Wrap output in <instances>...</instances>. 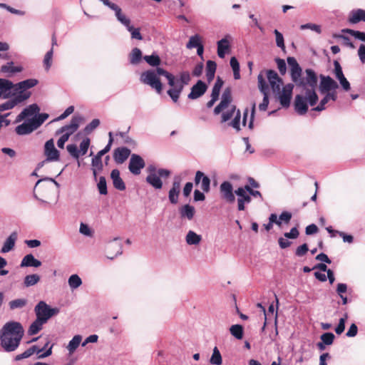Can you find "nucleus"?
Wrapping results in <instances>:
<instances>
[{
    "instance_id": "7c9ffc66",
    "label": "nucleus",
    "mask_w": 365,
    "mask_h": 365,
    "mask_svg": "<svg viewBox=\"0 0 365 365\" xmlns=\"http://www.w3.org/2000/svg\"><path fill=\"white\" fill-rule=\"evenodd\" d=\"M17 237L18 235L16 232H11L4 241V245L1 249V252L7 253L11 251L15 246Z\"/></svg>"
},
{
    "instance_id": "774afa93",
    "label": "nucleus",
    "mask_w": 365,
    "mask_h": 365,
    "mask_svg": "<svg viewBox=\"0 0 365 365\" xmlns=\"http://www.w3.org/2000/svg\"><path fill=\"white\" fill-rule=\"evenodd\" d=\"M334 72L336 79L344 76L340 63L338 61H335L334 63Z\"/></svg>"
},
{
    "instance_id": "b1692460",
    "label": "nucleus",
    "mask_w": 365,
    "mask_h": 365,
    "mask_svg": "<svg viewBox=\"0 0 365 365\" xmlns=\"http://www.w3.org/2000/svg\"><path fill=\"white\" fill-rule=\"evenodd\" d=\"M231 101V91L230 88H226L222 95L220 103L214 109L215 114L217 115L223 111L226 108L229 106Z\"/></svg>"
},
{
    "instance_id": "c9c22d12",
    "label": "nucleus",
    "mask_w": 365,
    "mask_h": 365,
    "mask_svg": "<svg viewBox=\"0 0 365 365\" xmlns=\"http://www.w3.org/2000/svg\"><path fill=\"white\" fill-rule=\"evenodd\" d=\"M82 338L81 335L76 334L71 339V340L69 341L66 346V349L68 350L69 355H72L76 351L81 343Z\"/></svg>"
},
{
    "instance_id": "13d9d810",
    "label": "nucleus",
    "mask_w": 365,
    "mask_h": 365,
    "mask_svg": "<svg viewBox=\"0 0 365 365\" xmlns=\"http://www.w3.org/2000/svg\"><path fill=\"white\" fill-rule=\"evenodd\" d=\"M98 189L99 190L100 194L101 195H106L107 191V185H106V180L104 177L101 176L99 178V181L98 182Z\"/></svg>"
},
{
    "instance_id": "3c124183",
    "label": "nucleus",
    "mask_w": 365,
    "mask_h": 365,
    "mask_svg": "<svg viewBox=\"0 0 365 365\" xmlns=\"http://www.w3.org/2000/svg\"><path fill=\"white\" fill-rule=\"evenodd\" d=\"M40 277L38 274H29L26 276L24 279V284L26 287L33 286L38 282Z\"/></svg>"
},
{
    "instance_id": "bf43d9fd",
    "label": "nucleus",
    "mask_w": 365,
    "mask_h": 365,
    "mask_svg": "<svg viewBox=\"0 0 365 365\" xmlns=\"http://www.w3.org/2000/svg\"><path fill=\"white\" fill-rule=\"evenodd\" d=\"M300 29L301 30L310 29L313 31H315L317 34H320L322 32L320 26H319L317 24H311V23L301 25Z\"/></svg>"
},
{
    "instance_id": "f03ea898",
    "label": "nucleus",
    "mask_w": 365,
    "mask_h": 365,
    "mask_svg": "<svg viewBox=\"0 0 365 365\" xmlns=\"http://www.w3.org/2000/svg\"><path fill=\"white\" fill-rule=\"evenodd\" d=\"M38 83L36 78H28L19 82L20 87H14L8 101L0 104V112L11 110L31 96V88Z\"/></svg>"
},
{
    "instance_id": "09e8293b",
    "label": "nucleus",
    "mask_w": 365,
    "mask_h": 365,
    "mask_svg": "<svg viewBox=\"0 0 365 365\" xmlns=\"http://www.w3.org/2000/svg\"><path fill=\"white\" fill-rule=\"evenodd\" d=\"M202 43L200 36L198 34H195L190 38L189 41L186 45V47L190 49L193 48H197Z\"/></svg>"
},
{
    "instance_id": "bb28decb",
    "label": "nucleus",
    "mask_w": 365,
    "mask_h": 365,
    "mask_svg": "<svg viewBox=\"0 0 365 365\" xmlns=\"http://www.w3.org/2000/svg\"><path fill=\"white\" fill-rule=\"evenodd\" d=\"M195 183L196 185L200 183L201 189L205 192H208L210 190V179L200 170L195 173Z\"/></svg>"
},
{
    "instance_id": "f704fd0d",
    "label": "nucleus",
    "mask_w": 365,
    "mask_h": 365,
    "mask_svg": "<svg viewBox=\"0 0 365 365\" xmlns=\"http://www.w3.org/2000/svg\"><path fill=\"white\" fill-rule=\"evenodd\" d=\"M41 265V262L36 259L31 254L26 255L21 262V267H38Z\"/></svg>"
},
{
    "instance_id": "423d86ee",
    "label": "nucleus",
    "mask_w": 365,
    "mask_h": 365,
    "mask_svg": "<svg viewBox=\"0 0 365 365\" xmlns=\"http://www.w3.org/2000/svg\"><path fill=\"white\" fill-rule=\"evenodd\" d=\"M318 101V96L315 91H307L305 95H297L294 100L295 110L299 115L305 114L308 110L309 104L311 106H314Z\"/></svg>"
},
{
    "instance_id": "393cba45",
    "label": "nucleus",
    "mask_w": 365,
    "mask_h": 365,
    "mask_svg": "<svg viewBox=\"0 0 365 365\" xmlns=\"http://www.w3.org/2000/svg\"><path fill=\"white\" fill-rule=\"evenodd\" d=\"M24 69V67L21 64H15L14 62L9 61L1 66L0 71L6 74L7 76H11L14 74L21 73Z\"/></svg>"
},
{
    "instance_id": "a19ab883",
    "label": "nucleus",
    "mask_w": 365,
    "mask_h": 365,
    "mask_svg": "<svg viewBox=\"0 0 365 365\" xmlns=\"http://www.w3.org/2000/svg\"><path fill=\"white\" fill-rule=\"evenodd\" d=\"M91 166H92L93 176H94L95 179H96L97 173L103 170V167L101 158H100L99 156L95 155L92 158Z\"/></svg>"
},
{
    "instance_id": "de8ad7c7",
    "label": "nucleus",
    "mask_w": 365,
    "mask_h": 365,
    "mask_svg": "<svg viewBox=\"0 0 365 365\" xmlns=\"http://www.w3.org/2000/svg\"><path fill=\"white\" fill-rule=\"evenodd\" d=\"M143 59L150 66H151L153 67L158 66L161 62L160 57L155 53H153L150 56H143Z\"/></svg>"
},
{
    "instance_id": "37998d69",
    "label": "nucleus",
    "mask_w": 365,
    "mask_h": 365,
    "mask_svg": "<svg viewBox=\"0 0 365 365\" xmlns=\"http://www.w3.org/2000/svg\"><path fill=\"white\" fill-rule=\"evenodd\" d=\"M82 283V279L76 274H71L68 279V284L72 290L78 288Z\"/></svg>"
},
{
    "instance_id": "5fc2aeb1",
    "label": "nucleus",
    "mask_w": 365,
    "mask_h": 365,
    "mask_svg": "<svg viewBox=\"0 0 365 365\" xmlns=\"http://www.w3.org/2000/svg\"><path fill=\"white\" fill-rule=\"evenodd\" d=\"M342 32L349 34L351 35L352 36H354L355 38L365 42V33L364 32L354 31V30L349 29H343Z\"/></svg>"
},
{
    "instance_id": "4468645a",
    "label": "nucleus",
    "mask_w": 365,
    "mask_h": 365,
    "mask_svg": "<svg viewBox=\"0 0 365 365\" xmlns=\"http://www.w3.org/2000/svg\"><path fill=\"white\" fill-rule=\"evenodd\" d=\"M257 80L259 89L263 95V100L259 105V109L262 111H264L267 110L269 105V88L262 73L258 75Z\"/></svg>"
},
{
    "instance_id": "8fccbe9b",
    "label": "nucleus",
    "mask_w": 365,
    "mask_h": 365,
    "mask_svg": "<svg viewBox=\"0 0 365 365\" xmlns=\"http://www.w3.org/2000/svg\"><path fill=\"white\" fill-rule=\"evenodd\" d=\"M27 304L26 299H16L9 302V306L11 309H21L25 307Z\"/></svg>"
},
{
    "instance_id": "412c9836",
    "label": "nucleus",
    "mask_w": 365,
    "mask_h": 365,
    "mask_svg": "<svg viewBox=\"0 0 365 365\" xmlns=\"http://www.w3.org/2000/svg\"><path fill=\"white\" fill-rule=\"evenodd\" d=\"M220 191L223 199L228 202H233L235 200L232 184L228 181H224L220 186Z\"/></svg>"
},
{
    "instance_id": "6ab92c4d",
    "label": "nucleus",
    "mask_w": 365,
    "mask_h": 365,
    "mask_svg": "<svg viewBox=\"0 0 365 365\" xmlns=\"http://www.w3.org/2000/svg\"><path fill=\"white\" fill-rule=\"evenodd\" d=\"M338 88L337 83L330 76H321V82L319 84V91L321 93L335 91Z\"/></svg>"
},
{
    "instance_id": "e2e57ef3",
    "label": "nucleus",
    "mask_w": 365,
    "mask_h": 365,
    "mask_svg": "<svg viewBox=\"0 0 365 365\" xmlns=\"http://www.w3.org/2000/svg\"><path fill=\"white\" fill-rule=\"evenodd\" d=\"M74 111V107L73 106H68L64 111L62 114H61L58 118H56V119H54L53 120H52L51 122H54V121H58V120H63L65 118H66L69 115H71V113H73Z\"/></svg>"
},
{
    "instance_id": "4c0bfd02",
    "label": "nucleus",
    "mask_w": 365,
    "mask_h": 365,
    "mask_svg": "<svg viewBox=\"0 0 365 365\" xmlns=\"http://www.w3.org/2000/svg\"><path fill=\"white\" fill-rule=\"evenodd\" d=\"M46 323V322H44L43 320L36 317L35 321L30 325L29 330H28V334L29 335L36 334L42 329L43 325Z\"/></svg>"
},
{
    "instance_id": "2eb2a0df",
    "label": "nucleus",
    "mask_w": 365,
    "mask_h": 365,
    "mask_svg": "<svg viewBox=\"0 0 365 365\" xmlns=\"http://www.w3.org/2000/svg\"><path fill=\"white\" fill-rule=\"evenodd\" d=\"M19 82L14 83L11 81L0 78V99H8L14 87H20Z\"/></svg>"
},
{
    "instance_id": "79ce46f5",
    "label": "nucleus",
    "mask_w": 365,
    "mask_h": 365,
    "mask_svg": "<svg viewBox=\"0 0 365 365\" xmlns=\"http://www.w3.org/2000/svg\"><path fill=\"white\" fill-rule=\"evenodd\" d=\"M143 58L141 51L138 48L132 49L129 54V61L132 65H138Z\"/></svg>"
},
{
    "instance_id": "0eeeda50",
    "label": "nucleus",
    "mask_w": 365,
    "mask_h": 365,
    "mask_svg": "<svg viewBox=\"0 0 365 365\" xmlns=\"http://www.w3.org/2000/svg\"><path fill=\"white\" fill-rule=\"evenodd\" d=\"M60 312L57 307L51 308L44 301H40L34 308V312L37 318L48 322L53 316L56 315Z\"/></svg>"
},
{
    "instance_id": "58836bf2",
    "label": "nucleus",
    "mask_w": 365,
    "mask_h": 365,
    "mask_svg": "<svg viewBox=\"0 0 365 365\" xmlns=\"http://www.w3.org/2000/svg\"><path fill=\"white\" fill-rule=\"evenodd\" d=\"M217 68V64L215 61L209 60L206 63V78L208 82L213 80Z\"/></svg>"
},
{
    "instance_id": "72a5a7b5",
    "label": "nucleus",
    "mask_w": 365,
    "mask_h": 365,
    "mask_svg": "<svg viewBox=\"0 0 365 365\" xmlns=\"http://www.w3.org/2000/svg\"><path fill=\"white\" fill-rule=\"evenodd\" d=\"M202 235L197 234L192 230H189L185 235V242L190 246L198 245L202 241Z\"/></svg>"
},
{
    "instance_id": "338daca9",
    "label": "nucleus",
    "mask_w": 365,
    "mask_h": 365,
    "mask_svg": "<svg viewBox=\"0 0 365 365\" xmlns=\"http://www.w3.org/2000/svg\"><path fill=\"white\" fill-rule=\"evenodd\" d=\"M276 63H277V68H278L280 73L282 75H284L287 71V66H286V63H285L284 60L281 59V58H277Z\"/></svg>"
},
{
    "instance_id": "39448f33",
    "label": "nucleus",
    "mask_w": 365,
    "mask_h": 365,
    "mask_svg": "<svg viewBox=\"0 0 365 365\" xmlns=\"http://www.w3.org/2000/svg\"><path fill=\"white\" fill-rule=\"evenodd\" d=\"M165 73H168V71L160 67H157L155 69L147 70L140 74V81L149 86L160 94L163 90V85L159 77L160 76L166 77Z\"/></svg>"
},
{
    "instance_id": "2f4dec72",
    "label": "nucleus",
    "mask_w": 365,
    "mask_h": 365,
    "mask_svg": "<svg viewBox=\"0 0 365 365\" xmlns=\"http://www.w3.org/2000/svg\"><path fill=\"white\" fill-rule=\"evenodd\" d=\"M349 21L351 24H357L359 21H365V10L357 9L351 11L349 16Z\"/></svg>"
},
{
    "instance_id": "4be33fe9",
    "label": "nucleus",
    "mask_w": 365,
    "mask_h": 365,
    "mask_svg": "<svg viewBox=\"0 0 365 365\" xmlns=\"http://www.w3.org/2000/svg\"><path fill=\"white\" fill-rule=\"evenodd\" d=\"M39 110L40 108L36 103L28 106L24 108L22 111L17 115L16 118V123H19L26 118L31 117L34 115H36L37 113H38Z\"/></svg>"
},
{
    "instance_id": "5701e85b",
    "label": "nucleus",
    "mask_w": 365,
    "mask_h": 365,
    "mask_svg": "<svg viewBox=\"0 0 365 365\" xmlns=\"http://www.w3.org/2000/svg\"><path fill=\"white\" fill-rule=\"evenodd\" d=\"M207 89V85L202 81L199 80L196 84L191 88V91L188 94L187 98L191 100L197 99L201 97Z\"/></svg>"
},
{
    "instance_id": "a878e982",
    "label": "nucleus",
    "mask_w": 365,
    "mask_h": 365,
    "mask_svg": "<svg viewBox=\"0 0 365 365\" xmlns=\"http://www.w3.org/2000/svg\"><path fill=\"white\" fill-rule=\"evenodd\" d=\"M150 173L146 177V182L155 189H161L163 187V182L160 177L156 173V170L154 167L149 168Z\"/></svg>"
},
{
    "instance_id": "9b49d317",
    "label": "nucleus",
    "mask_w": 365,
    "mask_h": 365,
    "mask_svg": "<svg viewBox=\"0 0 365 365\" xmlns=\"http://www.w3.org/2000/svg\"><path fill=\"white\" fill-rule=\"evenodd\" d=\"M91 140L88 138H84L80 144L78 150L76 145L69 144L66 146L67 151L74 158L78 159L80 155H84L87 153L90 146Z\"/></svg>"
},
{
    "instance_id": "0e129e2a",
    "label": "nucleus",
    "mask_w": 365,
    "mask_h": 365,
    "mask_svg": "<svg viewBox=\"0 0 365 365\" xmlns=\"http://www.w3.org/2000/svg\"><path fill=\"white\" fill-rule=\"evenodd\" d=\"M274 34H275L276 37V44L278 47L281 48L282 49L284 48V37L282 34L277 29L274 31Z\"/></svg>"
},
{
    "instance_id": "9d476101",
    "label": "nucleus",
    "mask_w": 365,
    "mask_h": 365,
    "mask_svg": "<svg viewBox=\"0 0 365 365\" xmlns=\"http://www.w3.org/2000/svg\"><path fill=\"white\" fill-rule=\"evenodd\" d=\"M103 4L113 10L117 20L125 28L131 25L130 19L122 11V9L115 4L110 2L109 0H101Z\"/></svg>"
},
{
    "instance_id": "cd10ccee",
    "label": "nucleus",
    "mask_w": 365,
    "mask_h": 365,
    "mask_svg": "<svg viewBox=\"0 0 365 365\" xmlns=\"http://www.w3.org/2000/svg\"><path fill=\"white\" fill-rule=\"evenodd\" d=\"M180 179L179 178H175L173 182V186L169 191L168 198L172 204H176L178 202V196L180 191Z\"/></svg>"
},
{
    "instance_id": "ddd939ff",
    "label": "nucleus",
    "mask_w": 365,
    "mask_h": 365,
    "mask_svg": "<svg viewBox=\"0 0 365 365\" xmlns=\"http://www.w3.org/2000/svg\"><path fill=\"white\" fill-rule=\"evenodd\" d=\"M43 153L44 155L46 156L45 161L56 162L60 159V153L56 148L53 138L47 140L45 143Z\"/></svg>"
},
{
    "instance_id": "a211bd4d",
    "label": "nucleus",
    "mask_w": 365,
    "mask_h": 365,
    "mask_svg": "<svg viewBox=\"0 0 365 365\" xmlns=\"http://www.w3.org/2000/svg\"><path fill=\"white\" fill-rule=\"evenodd\" d=\"M145 165L144 160L140 155L133 154L130 159L128 168L133 175H139Z\"/></svg>"
},
{
    "instance_id": "49530a36",
    "label": "nucleus",
    "mask_w": 365,
    "mask_h": 365,
    "mask_svg": "<svg viewBox=\"0 0 365 365\" xmlns=\"http://www.w3.org/2000/svg\"><path fill=\"white\" fill-rule=\"evenodd\" d=\"M223 86V81L218 77L212 90L211 98L218 99L220 90Z\"/></svg>"
},
{
    "instance_id": "e433bc0d",
    "label": "nucleus",
    "mask_w": 365,
    "mask_h": 365,
    "mask_svg": "<svg viewBox=\"0 0 365 365\" xmlns=\"http://www.w3.org/2000/svg\"><path fill=\"white\" fill-rule=\"evenodd\" d=\"M36 352L37 354H40L41 352H42V349H38V347L37 346L34 345L31 347H30L29 349H28L27 350H26L25 351H24L23 353H21L20 354H17L15 356L14 360L20 361L24 359H27Z\"/></svg>"
},
{
    "instance_id": "ea45409f",
    "label": "nucleus",
    "mask_w": 365,
    "mask_h": 365,
    "mask_svg": "<svg viewBox=\"0 0 365 365\" xmlns=\"http://www.w3.org/2000/svg\"><path fill=\"white\" fill-rule=\"evenodd\" d=\"M195 212V207L190 205H185L180 210L181 217H185L189 220H191L193 218Z\"/></svg>"
},
{
    "instance_id": "a18cd8bd",
    "label": "nucleus",
    "mask_w": 365,
    "mask_h": 365,
    "mask_svg": "<svg viewBox=\"0 0 365 365\" xmlns=\"http://www.w3.org/2000/svg\"><path fill=\"white\" fill-rule=\"evenodd\" d=\"M210 362L211 364L214 365H221L222 363L221 354L217 346L213 349V352L210 359Z\"/></svg>"
},
{
    "instance_id": "f8f14e48",
    "label": "nucleus",
    "mask_w": 365,
    "mask_h": 365,
    "mask_svg": "<svg viewBox=\"0 0 365 365\" xmlns=\"http://www.w3.org/2000/svg\"><path fill=\"white\" fill-rule=\"evenodd\" d=\"M83 120V118L80 115H73L70 123L58 130L56 134L67 135L69 138L78 130Z\"/></svg>"
},
{
    "instance_id": "864d4df0",
    "label": "nucleus",
    "mask_w": 365,
    "mask_h": 365,
    "mask_svg": "<svg viewBox=\"0 0 365 365\" xmlns=\"http://www.w3.org/2000/svg\"><path fill=\"white\" fill-rule=\"evenodd\" d=\"M53 48H51L44 56L43 66L46 71H48L52 65Z\"/></svg>"
},
{
    "instance_id": "69168bd1",
    "label": "nucleus",
    "mask_w": 365,
    "mask_h": 365,
    "mask_svg": "<svg viewBox=\"0 0 365 365\" xmlns=\"http://www.w3.org/2000/svg\"><path fill=\"white\" fill-rule=\"evenodd\" d=\"M100 125V120L98 119H93L89 124H88L84 130L86 133L92 132Z\"/></svg>"
},
{
    "instance_id": "dca6fc26",
    "label": "nucleus",
    "mask_w": 365,
    "mask_h": 365,
    "mask_svg": "<svg viewBox=\"0 0 365 365\" xmlns=\"http://www.w3.org/2000/svg\"><path fill=\"white\" fill-rule=\"evenodd\" d=\"M235 194L237 196V209L240 211L245 210V204L251 202V197L248 194L245 187H240L235 190Z\"/></svg>"
},
{
    "instance_id": "473e14b6",
    "label": "nucleus",
    "mask_w": 365,
    "mask_h": 365,
    "mask_svg": "<svg viewBox=\"0 0 365 365\" xmlns=\"http://www.w3.org/2000/svg\"><path fill=\"white\" fill-rule=\"evenodd\" d=\"M110 178L113 180V186L115 189L123 191L125 189V185L120 176V172L117 169L111 171Z\"/></svg>"
},
{
    "instance_id": "f257e3e1",
    "label": "nucleus",
    "mask_w": 365,
    "mask_h": 365,
    "mask_svg": "<svg viewBox=\"0 0 365 365\" xmlns=\"http://www.w3.org/2000/svg\"><path fill=\"white\" fill-rule=\"evenodd\" d=\"M24 330L18 322H9L0 330V345L6 352L17 349L24 336Z\"/></svg>"
},
{
    "instance_id": "c756f323",
    "label": "nucleus",
    "mask_w": 365,
    "mask_h": 365,
    "mask_svg": "<svg viewBox=\"0 0 365 365\" xmlns=\"http://www.w3.org/2000/svg\"><path fill=\"white\" fill-rule=\"evenodd\" d=\"M230 36H226L217 42V55L220 58H223L225 54L229 52L230 48Z\"/></svg>"
},
{
    "instance_id": "4d7b16f0",
    "label": "nucleus",
    "mask_w": 365,
    "mask_h": 365,
    "mask_svg": "<svg viewBox=\"0 0 365 365\" xmlns=\"http://www.w3.org/2000/svg\"><path fill=\"white\" fill-rule=\"evenodd\" d=\"M334 337L335 336L333 333L327 332L322 334L320 339L324 344H326L327 345H331L334 341Z\"/></svg>"
},
{
    "instance_id": "c85d7f7f",
    "label": "nucleus",
    "mask_w": 365,
    "mask_h": 365,
    "mask_svg": "<svg viewBox=\"0 0 365 365\" xmlns=\"http://www.w3.org/2000/svg\"><path fill=\"white\" fill-rule=\"evenodd\" d=\"M130 154V149L125 147L118 148L114 150L113 158L115 163L121 164L127 160Z\"/></svg>"
},
{
    "instance_id": "052dcab7",
    "label": "nucleus",
    "mask_w": 365,
    "mask_h": 365,
    "mask_svg": "<svg viewBox=\"0 0 365 365\" xmlns=\"http://www.w3.org/2000/svg\"><path fill=\"white\" fill-rule=\"evenodd\" d=\"M0 8L5 9L10 13L16 14V15H19V16H24L26 14V12L24 11L16 9L6 4L0 3Z\"/></svg>"
},
{
    "instance_id": "6e6552de",
    "label": "nucleus",
    "mask_w": 365,
    "mask_h": 365,
    "mask_svg": "<svg viewBox=\"0 0 365 365\" xmlns=\"http://www.w3.org/2000/svg\"><path fill=\"white\" fill-rule=\"evenodd\" d=\"M306 77L301 78L297 86L302 87L304 90L315 91L317 84L316 73L312 69H306Z\"/></svg>"
},
{
    "instance_id": "1a4fd4ad",
    "label": "nucleus",
    "mask_w": 365,
    "mask_h": 365,
    "mask_svg": "<svg viewBox=\"0 0 365 365\" xmlns=\"http://www.w3.org/2000/svg\"><path fill=\"white\" fill-rule=\"evenodd\" d=\"M232 116H235L234 119L230 122V125L233 128H235L237 131L240 130V111L239 110H236V107L235 106H231L230 108L223 112L222 114V122L225 123L229 120Z\"/></svg>"
},
{
    "instance_id": "6e6d98bb",
    "label": "nucleus",
    "mask_w": 365,
    "mask_h": 365,
    "mask_svg": "<svg viewBox=\"0 0 365 365\" xmlns=\"http://www.w3.org/2000/svg\"><path fill=\"white\" fill-rule=\"evenodd\" d=\"M79 232L86 237H92L93 234L92 229L83 222L80 224Z\"/></svg>"
},
{
    "instance_id": "c03bdc74",
    "label": "nucleus",
    "mask_w": 365,
    "mask_h": 365,
    "mask_svg": "<svg viewBox=\"0 0 365 365\" xmlns=\"http://www.w3.org/2000/svg\"><path fill=\"white\" fill-rule=\"evenodd\" d=\"M230 334L237 339H242L243 337V327L240 324H235L230 328Z\"/></svg>"
},
{
    "instance_id": "f3484780",
    "label": "nucleus",
    "mask_w": 365,
    "mask_h": 365,
    "mask_svg": "<svg viewBox=\"0 0 365 365\" xmlns=\"http://www.w3.org/2000/svg\"><path fill=\"white\" fill-rule=\"evenodd\" d=\"M287 63L290 67V75L293 82L296 84L300 81L302 70L294 57H288Z\"/></svg>"
},
{
    "instance_id": "603ef678",
    "label": "nucleus",
    "mask_w": 365,
    "mask_h": 365,
    "mask_svg": "<svg viewBox=\"0 0 365 365\" xmlns=\"http://www.w3.org/2000/svg\"><path fill=\"white\" fill-rule=\"evenodd\" d=\"M48 116L49 115L47 113H38V115H36L32 118V120L36 128H38L46 121V120H47Z\"/></svg>"
},
{
    "instance_id": "7ed1b4c3",
    "label": "nucleus",
    "mask_w": 365,
    "mask_h": 365,
    "mask_svg": "<svg viewBox=\"0 0 365 365\" xmlns=\"http://www.w3.org/2000/svg\"><path fill=\"white\" fill-rule=\"evenodd\" d=\"M266 73L272 91L276 95L280 105L284 108L289 107L292 99L294 85L292 83H287L280 90L282 85V80L279 77L277 73L273 70H268Z\"/></svg>"
},
{
    "instance_id": "680f3d73",
    "label": "nucleus",
    "mask_w": 365,
    "mask_h": 365,
    "mask_svg": "<svg viewBox=\"0 0 365 365\" xmlns=\"http://www.w3.org/2000/svg\"><path fill=\"white\" fill-rule=\"evenodd\" d=\"M127 30L130 33L131 38L138 39V40H142L143 36L140 32L139 29H135L132 25H130L128 28H126Z\"/></svg>"
},
{
    "instance_id": "aec40b11",
    "label": "nucleus",
    "mask_w": 365,
    "mask_h": 365,
    "mask_svg": "<svg viewBox=\"0 0 365 365\" xmlns=\"http://www.w3.org/2000/svg\"><path fill=\"white\" fill-rule=\"evenodd\" d=\"M38 129L32 118L25 120L22 124L16 127L15 131L19 135H29Z\"/></svg>"
},
{
    "instance_id": "20e7f679",
    "label": "nucleus",
    "mask_w": 365,
    "mask_h": 365,
    "mask_svg": "<svg viewBox=\"0 0 365 365\" xmlns=\"http://www.w3.org/2000/svg\"><path fill=\"white\" fill-rule=\"evenodd\" d=\"M166 73V79L170 88L168 91V95L170 97L173 102H178L180 96L185 87L191 80L190 75L187 71L180 73L178 76H175L172 73L168 72Z\"/></svg>"
}]
</instances>
